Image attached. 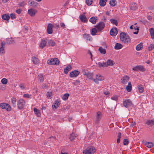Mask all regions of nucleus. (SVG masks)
<instances>
[{
	"label": "nucleus",
	"mask_w": 154,
	"mask_h": 154,
	"mask_svg": "<svg viewBox=\"0 0 154 154\" xmlns=\"http://www.w3.org/2000/svg\"><path fill=\"white\" fill-rule=\"evenodd\" d=\"M132 69L136 71H137L138 70H140L142 72L145 71L146 70L143 66L141 65H138L134 67Z\"/></svg>",
	"instance_id": "7"
},
{
	"label": "nucleus",
	"mask_w": 154,
	"mask_h": 154,
	"mask_svg": "<svg viewBox=\"0 0 154 154\" xmlns=\"http://www.w3.org/2000/svg\"><path fill=\"white\" fill-rule=\"evenodd\" d=\"M149 30L151 38H154V29L152 28L149 29Z\"/></svg>",
	"instance_id": "38"
},
{
	"label": "nucleus",
	"mask_w": 154,
	"mask_h": 154,
	"mask_svg": "<svg viewBox=\"0 0 154 154\" xmlns=\"http://www.w3.org/2000/svg\"><path fill=\"white\" fill-rule=\"evenodd\" d=\"M111 22L113 24L115 25L116 26H117L118 24V23L116 20H115L114 19H112L110 20Z\"/></svg>",
	"instance_id": "46"
},
{
	"label": "nucleus",
	"mask_w": 154,
	"mask_h": 154,
	"mask_svg": "<svg viewBox=\"0 0 154 154\" xmlns=\"http://www.w3.org/2000/svg\"><path fill=\"white\" fill-rule=\"evenodd\" d=\"M53 25L51 23H49L47 27V32L49 34H51L52 33V28Z\"/></svg>",
	"instance_id": "14"
},
{
	"label": "nucleus",
	"mask_w": 154,
	"mask_h": 154,
	"mask_svg": "<svg viewBox=\"0 0 154 154\" xmlns=\"http://www.w3.org/2000/svg\"><path fill=\"white\" fill-rule=\"evenodd\" d=\"M92 2V0H86V3L87 5H91Z\"/></svg>",
	"instance_id": "53"
},
{
	"label": "nucleus",
	"mask_w": 154,
	"mask_h": 154,
	"mask_svg": "<svg viewBox=\"0 0 154 154\" xmlns=\"http://www.w3.org/2000/svg\"><path fill=\"white\" fill-rule=\"evenodd\" d=\"M122 47L123 46L122 44L117 43L116 44L114 48L116 50H119L121 49Z\"/></svg>",
	"instance_id": "24"
},
{
	"label": "nucleus",
	"mask_w": 154,
	"mask_h": 154,
	"mask_svg": "<svg viewBox=\"0 0 154 154\" xmlns=\"http://www.w3.org/2000/svg\"><path fill=\"white\" fill-rule=\"evenodd\" d=\"M47 63L49 65H57L59 64L60 61L58 58H54L48 60Z\"/></svg>",
	"instance_id": "3"
},
{
	"label": "nucleus",
	"mask_w": 154,
	"mask_h": 154,
	"mask_svg": "<svg viewBox=\"0 0 154 154\" xmlns=\"http://www.w3.org/2000/svg\"><path fill=\"white\" fill-rule=\"evenodd\" d=\"M9 44H14V41L12 40V39H11V40H10V41H9V43H8Z\"/></svg>",
	"instance_id": "62"
},
{
	"label": "nucleus",
	"mask_w": 154,
	"mask_h": 154,
	"mask_svg": "<svg viewBox=\"0 0 154 154\" xmlns=\"http://www.w3.org/2000/svg\"><path fill=\"white\" fill-rule=\"evenodd\" d=\"M52 94L51 92H48L47 94V96L48 97H49L51 96Z\"/></svg>",
	"instance_id": "61"
},
{
	"label": "nucleus",
	"mask_w": 154,
	"mask_h": 154,
	"mask_svg": "<svg viewBox=\"0 0 154 154\" xmlns=\"http://www.w3.org/2000/svg\"><path fill=\"white\" fill-rule=\"evenodd\" d=\"M146 124L148 125H154V121L150 120L146 122Z\"/></svg>",
	"instance_id": "47"
},
{
	"label": "nucleus",
	"mask_w": 154,
	"mask_h": 154,
	"mask_svg": "<svg viewBox=\"0 0 154 154\" xmlns=\"http://www.w3.org/2000/svg\"><path fill=\"white\" fill-rule=\"evenodd\" d=\"M1 82L3 84L6 85L8 83V80L6 79L3 78L1 80Z\"/></svg>",
	"instance_id": "49"
},
{
	"label": "nucleus",
	"mask_w": 154,
	"mask_h": 154,
	"mask_svg": "<svg viewBox=\"0 0 154 154\" xmlns=\"http://www.w3.org/2000/svg\"><path fill=\"white\" fill-rule=\"evenodd\" d=\"M147 19L149 20H151L152 19L151 16L150 15L148 16L147 17Z\"/></svg>",
	"instance_id": "64"
},
{
	"label": "nucleus",
	"mask_w": 154,
	"mask_h": 154,
	"mask_svg": "<svg viewBox=\"0 0 154 154\" xmlns=\"http://www.w3.org/2000/svg\"><path fill=\"white\" fill-rule=\"evenodd\" d=\"M0 107L3 109H5L7 111H10L11 110V107L10 105L8 104L3 103L0 104Z\"/></svg>",
	"instance_id": "4"
},
{
	"label": "nucleus",
	"mask_w": 154,
	"mask_h": 154,
	"mask_svg": "<svg viewBox=\"0 0 154 154\" xmlns=\"http://www.w3.org/2000/svg\"><path fill=\"white\" fill-rule=\"evenodd\" d=\"M129 143L128 140L127 139H124L123 140V144L125 145H127Z\"/></svg>",
	"instance_id": "52"
},
{
	"label": "nucleus",
	"mask_w": 154,
	"mask_h": 154,
	"mask_svg": "<svg viewBox=\"0 0 154 154\" xmlns=\"http://www.w3.org/2000/svg\"><path fill=\"white\" fill-rule=\"evenodd\" d=\"M154 48V45L151 44L148 48V50L149 51L152 50Z\"/></svg>",
	"instance_id": "50"
},
{
	"label": "nucleus",
	"mask_w": 154,
	"mask_h": 154,
	"mask_svg": "<svg viewBox=\"0 0 154 154\" xmlns=\"http://www.w3.org/2000/svg\"><path fill=\"white\" fill-rule=\"evenodd\" d=\"M88 70L86 71L85 70H83L82 71V73H83V74L84 75H85L86 76L87 73H88Z\"/></svg>",
	"instance_id": "58"
},
{
	"label": "nucleus",
	"mask_w": 154,
	"mask_h": 154,
	"mask_svg": "<svg viewBox=\"0 0 154 154\" xmlns=\"http://www.w3.org/2000/svg\"><path fill=\"white\" fill-rule=\"evenodd\" d=\"M97 18L96 17H93L89 19L90 22L93 24H95L97 21Z\"/></svg>",
	"instance_id": "22"
},
{
	"label": "nucleus",
	"mask_w": 154,
	"mask_h": 154,
	"mask_svg": "<svg viewBox=\"0 0 154 154\" xmlns=\"http://www.w3.org/2000/svg\"><path fill=\"white\" fill-rule=\"evenodd\" d=\"M101 113L100 111H98L97 112L96 120L95 122L96 123H98L99 122V120L101 119Z\"/></svg>",
	"instance_id": "15"
},
{
	"label": "nucleus",
	"mask_w": 154,
	"mask_h": 154,
	"mask_svg": "<svg viewBox=\"0 0 154 154\" xmlns=\"http://www.w3.org/2000/svg\"><path fill=\"white\" fill-rule=\"evenodd\" d=\"M110 5L112 7L116 5V0H110L109 3Z\"/></svg>",
	"instance_id": "40"
},
{
	"label": "nucleus",
	"mask_w": 154,
	"mask_h": 154,
	"mask_svg": "<svg viewBox=\"0 0 154 154\" xmlns=\"http://www.w3.org/2000/svg\"><path fill=\"white\" fill-rule=\"evenodd\" d=\"M145 145L148 148H151L154 146V144L152 142H148L146 141L144 142Z\"/></svg>",
	"instance_id": "18"
},
{
	"label": "nucleus",
	"mask_w": 154,
	"mask_h": 154,
	"mask_svg": "<svg viewBox=\"0 0 154 154\" xmlns=\"http://www.w3.org/2000/svg\"><path fill=\"white\" fill-rule=\"evenodd\" d=\"M111 99L112 100L116 101L118 100V97L116 96H114L111 97Z\"/></svg>",
	"instance_id": "56"
},
{
	"label": "nucleus",
	"mask_w": 154,
	"mask_h": 154,
	"mask_svg": "<svg viewBox=\"0 0 154 154\" xmlns=\"http://www.w3.org/2000/svg\"><path fill=\"white\" fill-rule=\"evenodd\" d=\"M60 101L57 100L55 102L54 105H52V107L53 109H56L59 106L60 104Z\"/></svg>",
	"instance_id": "16"
},
{
	"label": "nucleus",
	"mask_w": 154,
	"mask_h": 154,
	"mask_svg": "<svg viewBox=\"0 0 154 154\" xmlns=\"http://www.w3.org/2000/svg\"><path fill=\"white\" fill-rule=\"evenodd\" d=\"M76 136V135L75 134L73 133L70 134L69 139L71 141H72L75 139Z\"/></svg>",
	"instance_id": "36"
},
{
	"label": "nucleus",
	"mask_w": 154,
	"mask_h": 154,
	"mask_svg": "<svg viewBox=\"0 0 154 154\" xmlns=\"http://www.w3.org/2000/svg\"><path fill=\"white\" fill-rule=\"evenodd\" d=\"M130 77L127 75H125L122 77L121 79V82L123 84H126L129 81Z\"/></svg>",
	"instance_id": "12"
},
{
	"label": "nucleus",
	"mask_w": 154,
	"mask_h": 154,
	"mask_svg": "<svg viewBox=\"0 0 154 154\" xmlns=\"http://www.w3.org/2000/svg\"><path fill=\"white\" fill-rule=\"evenodd\" d=\"M11 103L13 106L15 107L16 104V99L15 97H12L11 99Z\"/></svg>",
	"instance_id": "39"
},
{
	"label": "nucleus",
	"mask_w": 154,
	"mask_h": 154,
	"mask_svg": "<svg viewBox=\"0 0 154 154\" xmlns=\"http://www.w3.org/2000/svg\"><path fill=\"white\" fill-rule=\"evenodd\" d=\"M80 19L82 22L84 23H85L88 20L86 17L83 14L81 15L80 16Z\"/></svg>",
	"instance_id": "20"
},
{
	"label": "nucleus",
	"mask_w": 154,
	"mask_h": 154,
	"mask_svg": "<svg viewBox=\"0 0 154 154\" xmlns=\"http://www.w3.org/2000/svg\"><path fill=\"white\" fill-rule=\"evenodd\" d=\"M120 40L125 44L129 43L131 42L130 37L124 32L120 33Z\"/></svg>",
	"instance_id": "1"
},
{
	"label": "nucleus",
	"mask_w": 154,
	"mask_h": 154,
	"mask_svg": "<svg viewBox=\"0 0 154 154\" xmlns=\"http://www.w3.org/2000/svg\"><path fill=\"white\" fill-rule=\"evenodd\" d=\"M106 63L107 66H112L114 63L113 61L111 60H108Z\"/></svg>",
	"instance_id": "29"
},
{
	"label": "nucleus",
	"mask_w": 154,
	"mask_h": 154,
	"mask_svg": "<svg viewBox=\"0 0 154 154\" xmlns=\"http://www.w3.org/2000/svg\"><path fill=\"white\" fill-rule=\"evenodd\" d=\"M2 17L3 19L6 20L8 23L9 22L8 20L10 18V16L9 15L7 14H5L2 16Z\"/></svg>",
	"instance_id": "27"
},
{
	"label": "nucleus",
	"mask_w": 154,
	"mask_h": 154,
	"mask_svg": "<svg viewBox=\"0 0 154 154\" xmlns=\"http://www.w3.org/2000/svg\"><path fill=\"white\" fill-rule=\"evenodd\" d=\"M96 151V149L93 146H89L83 151V154H92Z\"/></svg>",
	"instance_id": "2"
},
{
	"label": "nucleus",
	"mask_w": 154,
	"mask_h": 154,
	"mask_svg": "<svg viewBox=\"0 0 154 154\" xmlns=\"http://www.w3.org/2000/svg\"><path fill=\"white\" fill-rule=\"evenodd\" d=\"M22 10L21 9H18L16 10V12L18 14H20L22 11Z\"/></svg>",
	"instance_id": "60"
},
{
	"label": "nucleus",
	"mask_w": 154,
	"mask_h": 154,
	"mask_svg": "<svg viewBox=\"0 0 154 154\" xmlns=\"http://www.w3.org/2000/svg\"><path fill=\"white\" fill-rule=\"evenodd\" d=\"M121 133L120 132H119L118 133V139L117 140V143H119L120 141V138H121Z\"/></svg>",
	"instance_id": "48"
},
{
	"label": "nucleus",
	"mask_w": 154,
	"mask_h": 154,
	"mask_svg": "<svg viewBox=\"0 0 154 154\" xmlns=\"http://www.w3.org/2000/svg\"><path fill=\"white\" fill-rule=\"evenodd\" d=\"M107 0H100L99 4L101 6L103 7L105 6L106 4Z\"/></svg>",
	"instance_id": "33"
},
{
	"label": "nucleus",
	"mask_w": 154,
	"mask_h": 154,
	"mask_svg": "<svg viewBox=\"0 0 154 154\" xmlns=\"http://www.w3.org/2000/svg\"><path fill=\"white\" fill-rule=\"evenodd\" d=\"M69 94L66 93L64 94L62 97V98L64 100H66L68 99Z\"/></svg>",
	"instance_id": "41"
},
{
	"label": "nucleus",
	"mask_w": 154,
	"mask_h": 154,
	"mask_svg": "<svg viewBox=\"0 0 154 154\" xmlns=\"http://www.w3.org/2000/svg\"><path fill=\"white\" fill-rule=\"evenodd\" d=\"M143 47V43L141 42L137 45L136 49L137 51H140L142 49Z\"/></svg>",
	"instance_id": "34"
},
{
	"label": "nucleus",
	"mask_w": 154,
	"mask_h": 154,
	"mask_svg": "<svg viewBox=\"0 0 154 154\" xmlns=\"http://www.w3.org/2000/svg\"><path fill=\"white\" fill-rule=\"evenodd\" d=\"M32 59L33 64H37L39 63V60L37 57L34 56L32 57Z\"/></svg>",
	"instance_id": "19"
},
{
	"label": "nucleus",
	"mask_w": 154,
	"mask_h": 154,
	"mask_svg": "<svg viewBox=\"0 0 154 154\" xmlns=\"http://www.w3.org/2000/svg\"><path fill=\"white\" fill-rule=\"evenodd\" d=\"M60 27L63 29L66 28L65 25L63 23H60Z\"/></svg>",
	"instance_id": "55"
},
{
	"label": "nucleus",
	"mask_w": 154,
	"mask_h": 154,
	"mask_svg": "<svg viewBox=\"0 0 154 154\" xmlns=\"http://www.w3.org/2000/svg\"><path fill=\"white\" fill-rule=\"evenodd\" d=\"M98 50L101 54H105L106 53V50L103 48L102 47H100L99 48Z\"/></svg>",
	"instance_id": "30"
},
{
	"label": "nucleus",
	"mask_w": 154,
	"mask_h": 154,
	"mask_svg": "<svg viewBox=\"0 0 154 154\" xmlns=\"http://www.w3.org/2000/svg\"><path fill=\"white\" fill-rule=\"evenodd\" d=\"M23 97H25L26 98H30V95L28 94H25L23 95Z\"/></svg>",
	"instance_id": "59"
},
{
	"label": "nucleus",
	"mask_w": 154,
	"mask_h": 154,
	"mask_svg": "<svg viewBox=\"0 0 154 154\" xmlns=\"http://www.w3.org/2000/svg\"><path fill=\"white\" fill-rule=\"evenodd\" d=\"M33 111L35 112V114L36 116L38 117L41 116V113L40 112V110L35 108H34Z\"/></svg>",
	"instance_id": "25"
},
{
	"label": "nucleus",
	"mask_w": 154,
	"mask_h": 154,
	"mask_svg": "<svg viewBox=\"0 0 154 154\" xmlns=\"http://www.w3.org/2000/svg\"><path fill=\"white\" fill-rule=\"evenodd\" d=\"M136 30L137 31L136 32H134L133 33L135 34H137L138 33V31L139 30V28L138 27H136Z\"/></svg>",
	"instance_id": "63"
},
{
	"label": "nucleus",
	"mask_w": 154,
	"mask_h": 154,
	"mask_svg": "<svg viewBox=\"0 0 154 154\" xmlns=\"http://www.w3.org/2000/svg\"><path fill=\"white\" fill-rule=\"evenodd\" d=\"M11 18L12 19H14L16 18V16L15 14H11Z\"/></svg>",
	"instance_id": "57"
},
{
	"label": "nucleus",
	"mask_w": 154,
	"mask_h": 154,
	"mask_svg": "<svg viewBox=\"0 0 154 154\" xmlns=\"http://www.w3.org/2000/svg\"><path fill=\"white\" fill-rule=\"evenodd\" d=\"M104 77L99 74H97L96 76V79H94L93 81L96 83H98V81L103 80Z\"/></svg>",
	"instance_id": "9"
},
{
	"label": "nucleus",
	"mask_w": 154,
	"mask_h": 154,
	"mask_svg": "<svg viewBox=\"0 0 154 154\" xmlns=\"http://www.w3.org/2000/svg\"><path fill=\"white\" fill-rule=\"evenodd\" d=\"M37 12L36 10L33 8L29 9L28 11V14L31 17L34 16Z\"/></svg>",
	"instance_id": "8"
},
{
	"label": "nucleus",
	"mask_w": 154,
	"mask_h": 154,
	"mask_svg": "<svg viewBox=\"0 0 154 154\" xmlns=\"http://www.w3.org/2000/svg\"><path fill=\"white\" fill-rule=\"evenodd\" d=\"M71 68L72 67L70 65L67 66L66 68L64 69L63 72L65 74H67Z\"/></svg>",
	"instance_id": "32"
},
{
	"label": "nucleus",
	"mask_w": 154,
	"mask_h": 154,
	"mask_svg": "<svg viewBox=\"0 0 154 154\" xmlns=\"http://www.w3.org/2000/svg\"><path fill=\"white\" fill-rule=\"evenodd\" d=\"M19 86L21 89H24L25 88L24 84L23 83H21L19 85Z\"/></svg>",
	"instance_id": "54"
},
{
	"label": "nucleus",
	"mask_w": 154,
	"mask_h": 154,
	"mask_svg": "<svg viewBox=\"0 0 154 154\" xmlns=\"http://www.w3.org/2000/svg\"><path fill=\"white\" fill-rule=\"evenodd\" d=\"M132 89V86L131 82L128 83V85L126 87V90L128 92H130L131 91Z\"/></svg>",
	"instance_id": "35"
},
{
	"label": "nucleus",
	"mask_w": 154,
	"mask_h": 154,
	"mask_svg": "<svg viewBox=\"0 0 154 154\" xmlns=\"http://www.w3.org/2000/svg\"><path fill=\"white\" fill-rule=\"evenodd\" d=\"M25 104V102L24 100L22 99H20L17 101L18 108L19 109H22L24 107Z\"/></svg>",
	"instance_id": "5"
},
{
	"label": "nucleus",
	"mask_w": 154,
	"mask_h": 154,
	"mask_svg": "<svg viewBox=\"0 0 154 154\" xmlns=\"http://www.w3.org/2000/svg\"><path fill=\"white\" fill-rule=\"evenodd\" d=\"M97 30L96 28H93L91 29V34L93 35H96V33L97 32Z\"/></svg>",
	"instance_id": "44"
},
{
	"label": "nucleus",
	"mask_w": 154,
	"mask_h": 154,
	"mask_svg": "<svg viewBox=\"0 0 154 154\" xmlns=\"http://www.w3.org/2000/svg\"><path fill=\"white\" fill-rule=\"evenodd\" d=\"M110 34L111 36H115L118 33L117 29L116 28L114 27L112 28L110 31Z\"/></svg>",
	"instance_id": "13"
},
{
	"label": "nucleus",
	"mask_w": 154,
	"mask_h": 154,
	"mask_svg": "<svg viewBox=\"0 0 154 154\" xmlns=\"http://www.w3.org/2000/svg\"><path fill=\"white\" fill-rule=\"evenodd\" d=\"M123 104L125 107L127 108L131 106L132 105V103L129 99H127L123 101Z\"/></svg>",
	"instance_id": "10"
},
{
	"label": "nucleus",
	"mask_w": 154,
	"mask_h": 154,
	"mask_svg": "<svg viewBox=\"0 0 154 154\" xmlns=\"http://www.w3.org/2000/svg\"><path fill=\"white\" fill-rule=\"evenodd\" d=\"M105 27V24L103 22H101L96 26L95 27L97 28L99 31L102 30Z\"/></svg>",
	"instance_id": "6"
},
{
	"label": "nucleus",
	"mask_w": 154,
	"mask_h": 154,
	"mask_svg": "<svg viewBox=\"0 0 154 154\" xmlns=\"http://www.w3.org/2000/svg\"><path fill=\"white\" fill-rule=\"evenodd\" d=\"M26 4V3L25 1H23L19 3L18 5L20 7H23Z\"/></svg>",
	"instance_id": "51"
},
{
	"label": "nucleus",
	"mask_w": 154,
	"mask_h": 154,
	"mask_svg": "<svg viewBox=\"0 0 154 154\" xmlns=\"http://www.w3.org/2000/svg\"><path fill=\"white\" fill-rule=\"evenodd\" d=\"M98 66L100 68L104 67H106V63L105 62H99L98 63Z\"/></svg>",
	"instance_id": "31"
},
{
	"label": "nucleus",
	"mask_w": 154,
	"mask_h": 154,
	"mask_svg": "<svg viewBox=\"0 0 154 154\" xmlns=\"http://www.w3.org/2000/svg\"><path fill=\"white\" fill-rule=\"evenodd\" d=\"M38 79L39 81L42 82L44 80V76L43 75L41 74H39L38 75Z\"/></svg>",
	"instance_id": "42"
},
{
	"label": "nucleus",
	"mask_w": 154,
	"mask_h": 154,
	"mask_svg": "<svg viewBox=\"0 0 154 154\" xmlns=\"http://www.w3.org/2000/svg\"><path fill=\"white\" fill-rule=\"evenodd\" d=\"M80 73V72L78 70H74L71 72L69 74L71 77H75L77 76Z\"/></svg>",
	"instance_id": "11"
},
{
	"label": "nucleus",
	"mask_w": 154,
	"mask_h": 154,
	"mask_svg": "<svg viewBox=\"0 0 154 154\" xmlns=\"http://www.w3.org/2000/svg\"><path fill=\"white\" fill-rule=\"evenodd\" d=\"M84 38L86 40L91 41L92 39V37L89 34H84L83 35Z\"/></svg>",
	"instance_id": "21"
},
{
	"label": "nucleus",
	"mask_w": 154,
	"mask_h": 154,
	"mask_svg": "<svg viewBox=\"0 0 154 154\" xmlns=\"http://www.w3.org/2000/svg\"><path fill=\"white\" fill-rule=\"evenodd\" d=\"M48 42L49 45L51 46H54L55 44V42L51 40H48Z\"/></svg>",
	"instance_id": "43"
},
{
	"label": "nucleus",
	"mask_w": 154,
	"mask_h": 154,
	"mask_svg": "<svg viewBox=\"0 0 154 154\" xmlns=\"http://www.w3.org/2000/svg\"><path fill=\"white\" fill-rule=\"evenodd\" d=\"M46 43L47 42L45 40H42L40 43L39 47L41 48H43L46 45Z\"/></svg>",
	"instance_id": "28"
},
{
	"label": "nucleus",
	"mask_w": 154,
	"mask_h": 154,
	"mask_svg": "<svg viewBox=\"0 0 154 154\" xmlns=\"http://www.w3.org/2000/svg\"><path fill=\"white\" fill-rule=\"evenodd\" d=\"M138 90L140 93H142L143 92L144 89L143 86L141 85H140L138 86Z\"/></svg>",
	"instance_id": "45"
},
{
	"label": "nucleus",
	"mask_w": 154,
	"mask_h": 154,
	"mask_svg": "<svg viewBox=\"0 0 154 154\" xmlns=\"http://www.w3.org/2000/svg\"><path fill=\"white\" fill-rule=\"evenodd\" d=\"M137 8V4L135 3H132L130 6L131 9L132 10H135Z\"/></svg>",
	"instance_id": "26"
},
{
	"label": "nucleus",
	"mask_w": 154,
	"mask_h": 154,
	"mask_svg": "<svg viewBox=\"0 0 154 154\" xmlns=\"http://www.w3.org/2000/svg\"><path fill=\"white\" fill-rule=\"evenodd\" d=\"M93 74L92 73H91L90 72H88V73H87V75L86 76L87 77V78L89 79H93Z\"/></svg>",
	"instance_id": "37"
},
{
	"label": "nucleus",
	"mask_w": 154,
	"mask_h": 154,
	"mask_svg": "<svg viewBox=\"0 0 154 154\" xmlns=\"http://www.w3.org/2000/svg\"><path fill=\"white\" fill-rule=\"evenodd\" d=\"M4 45H5V43L3 42H2L1 45H0V53L2 52V53H5V47L4 46Z\"/></svg>",
	"instance_id": "23"
},
{
	"label": "nucleus",
	"mask_w": 154,
	"mask_h": 154,
	"mask_svg": "<svg viewBox=\"0 0 154 154\" xmlns=\"http://www.w3.org/2000/svg\"><path fill=\"white\" fill-rule=\"evenodd\" d=\"M29 5L33 7H36L38 5V3L34 1H29L28 2Z\"/></svg>",
	"instance_id": "17"
}]
</instances>
